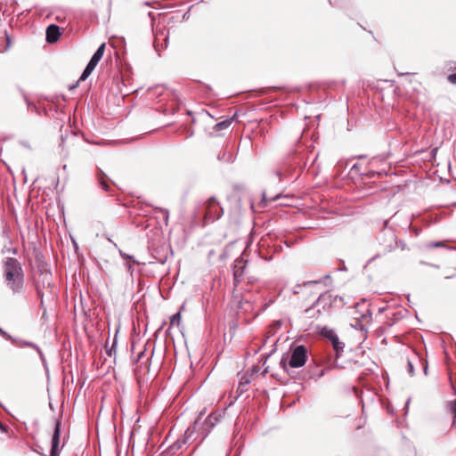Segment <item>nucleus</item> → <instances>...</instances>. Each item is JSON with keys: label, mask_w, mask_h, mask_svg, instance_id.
<instances>
[{"label": "nucleus", "mask_w": 456, "mask_h": 456, "mask_svg": "<svg viewBox=\"0 0 456 456\" xmlns=\"http://www.w3.org/2000/svg\"><path fill=\"white\" fill-rule=\"evenodd\" d=\"M0 430L3 433H6L7 432V427L5 425H4L1 421H0Z\"/></svg>", "instance_id": "32"}, {"label": "nucleus", "mask_w": 456, "mask_h": 456, "mask_svg": "<svg viewBox=\"0 0 456 456\" xmlns=\"http://www.w3.org/2000/svg\"><path fill=\"white\" fill-rule=\"evenodd\" d=\"M193 431L191 428H188L184 433V436L177 439L173 444L167 448L163 452L162 456H173L175 454L184 444H186L189 439L192 436Z\"/></svg>", "instance_id": "6"}, {"label": "nucleus", "mask_w": 456, "mask_h": 456, "mask_svg": "<svg viewBox=\"0 0 456 456\" xmlns=\"http://www.w3.org/2000/svg\"><path fill=\"white\" fill-rule=\"evenodd\" d=\"M0 335L4 338H5L6 339H12V336L9 335L6 331H4L1 327H0Z\"/></svg>", "instance_id": "26"}, {"label": "nucleus", "mask_w": 456, "mask_h": 456, "mask_svg": "<svg viewBox=\"0 0 456 456\" xmlns=\"http://www.w3.org/2000/svg\"><path fill=\"white\" fill-rule=\"evenodd\" d=\"M326 373V369H322L320 373L318 374L317 378H316V380L321 379L322 377H323Z\"/></svg>", "instance_id": "30"}, {"label": "nucleus", "mask_w": 456, "mask_h": 456, "mask_svg": "<svg viewBox=\"0 0 456 456\" xmlns=\"http://www.w3.org/2000/svg\"><path fill=\"white\" fill-rule=\"evenodd\" d=\"M202 414L203 412H200L194 421L193 426L190 427L193 433L197 432L201 436L200 443L209 435L221 418L220 413L214 412L210 413L203 421H201Z\"/></svg>", "instance_id": "3"}, {"label": "nucleus", "mask_w": 456, "mask_h": 456, "mask_svg": "<svg viewBox=\"0 0 456 456\" xmlns=\"http://www.w3.org/2000/svg\"><path fill=\"white\" fill-rule=\"evenodd\" d=\"M60 436H61V422H60V420L56 419L54 430H53V433L52 436L50 456H59Z\"/></svg>", "instance_id": "8"}, {"label": "nucleus", "mask_w": 456, "mask_h": 456, "mask_svg": "<svg viewBox=\"0 0 456 456\" xmlns=\"http://www.w3.org/2000/svg\"><path fill=\"white\" fill-rule=\"evenodd\" d=\"M376 174L375 171H369L368 173L364 174V173H362L361 175H366L368 177H372L374 175Z\"/></svg>", "instance_id": "31"}, {"label": "nucleus", "mask_w": 456, "mask_h": 456, "mask_svg": "<svg viewBox=\"0 0 456 456\" xmlns=\"http://www.w3.org/2000/svg\"><path fill=\"white\" fill-rule=\"evenodd\" d=\"M388 221H385V227H387Z\"/></svg>", "instance_id": "44"}, {"label": "nucleus", "mask_w": 456, "mask_h": 456, "mask_svg": "<svg viewBox=\"0 0 456 456\" xmlns=\"http://www.w3.org/2000/svg\"><path fill=\"white\" fill-rule=\"evenodd\" d=\"M407 73H400L399 75L400 76H403V75H406Z\"/></svg>", "instance_id": "47"}, {"label": "nucleus", "mask_w": 456, "mask_h": 456, "mask_svg": "<svg viewBox=\"0 0 456 456\" xmlns=\"http://www.w3.org/2000/svg\"><path fill=\"white\" fill-rule=\"evenodd\" d=\"M104 51H105V43H102L98 48L97 50L94 52L95 54H97L98 56H100L101 58H102L103 56V53H104Z\"/></svg>", "instance_id": "21"}, {"label": "nucleus", "mask_w": 456, "mask_h": 456, "mask_svg": "<svg viewBox=\"0 0 456 456\" xmlns=\"http://www.w3.org/2000/svg\"><path fill=\"white\" fill-rule=\"evenodd\" d=\"M359 169H360V165L358 163L354 164L351 167L352 171H358Z\"/></svg>", "instance_id": "33"}, {"label": "nucleus", "mask_w": 456, "mask_h": 456, "mask_svg": "<svg viewBox=\"0 0 456 456\" xmlns=\"http://www.w3.org/2000/svg\"><path fill=\"white\" fill-rule=\"evenodd\" d=\"M180 322H181V313L177 312L171 316L170 326H174L175 324L179 325Z\"/></svg>", "instance_id": "17"}, {"label": "nucleus", "mask_w": 456, "mask_h": 456, "mask_svg": "<svg viewBox=\"0 0 456 456\" xmlns=\"http://www.w3.org/2000/svg\"><path fill=\"white\" fill-rule=\"evenodd\" d=\"M285 356V354L281 357L280 362L281 368L289 373V367L290 368H300L304 366L307 360V349L303 345L296 346L292 351L291 354L289 358Z\"/></svg>", "instance_id": "2"}, {"label": "nucleus", "mask_w": 456, "mask_h": 456, "mask_svg": "<svg viewBox=\"0 0 456 456\" xmlns=\"http://www.w3.org/2000/svg\"><path fill=\"white\" fill-rule=\"evenodd\" d=\"M4 276L7 286L14 292L18 293L23 287L22 268L16 258L8 257L4 262Z\"/></svg>", "instance_id": "1"}, {"label": "nucleus", "mask_w": 456, "mask_h": 456, "mask_svg": "<svg viewBox=\"0 0 456 456\" xmlns=\"http://www.w3.org/2000/svg\"><path fill=\"white\" fill-rule=\"evenodd\" d=\"M275 175H276V177L279 179V181H281V177H282V172H281V170H277V171L275 172Z\"/></svg>", "instance_id": "34"}, {"label": "nucleus", "mask_w": 456, "mask_h": 456, "mask_svg": "<svg viewBox=\"0 0 456 456\" xmlns=\"http://www.w3.org/2000/svg\"><path fill=\"white\" fill-rule=\"evenodd\" d=\"M338 298V296L333 297V295L329 291L324 292L319 296L312 306L305 310V313L309 317H314L315 315L314 312L315 308H317V313L321 314V308L322 310H326L331 307L336 303ZM339 300H342V297H339Z\"/></svg>", "instance_id": "4"}, {"label": "nucleus", "mask_w": 456, "mask_h": 456, "mask_svg": "<svg viewBox=\"0 0 456 456\" xmlns=\"http://www.w3.org/2000/svg\"><path fill=\"white\" fill-rule=\"evenodd\" d=\"M408 372L410 373L411 376H413L415 373L414 366L410 360L408 361Z\"/></svg>", "instance_id": "25"}, {"label": "nucleus", "mask_w": 456, "mask_h": 456, "mask_svg": "<svg viewBox=\"0 0 456 456\" xmlns=\"http://www.w3.org/2000/svg\"><path fill=\"white\" fill-rule=\"evenodd\" d=\"M232 118H228V119L223 120V121L217 123L214 126V129L216 131H221V130L226 129V128H228L232 125Z\"/></svg>", "instance_id": "14"}, {"label": "nucleus", "mask_w": 456, "mask_h": 456, "mask_svg": "<svg viewBox=\"0 0 456 456\" xmlns=\"http://www.w3.org/2000/svg\"><path fill=\"white\" fill-rule=\"evenodd\" d=\"M280 198H281V195H276L275 197L271 198L270 200H275L280 199Z\"/></svg>", "instance_id": "39"}, {"label": "nucleus", "mask_w": 456, "mask_h": 456, "mask_svg": "<svg viewBox=\"0 0 456 456\" xmlns=\"http://www.w3.org/2000/svg\"><path fill=\"white\" fill-rule=\"evenodd\" d=\"M101 59L102 58L100 56H98L97 54L94 53L87 64L91 65L94 68H95L97 66V64L99 63V61H101Z\"/></svg>", "instance_id": "18"}, {"label": "nucleus", "mask_w": 456, "mask_h": 456, "mask_svg": "<svg viewBox=\"0 0 456 456\" xmlns=\"http://www.w3.org/2000/svg\"><path fill=\"white\" fill-rule=\"evenodd\" d=\"M20 345H21L22 346H28V347H32V348H34L35 350H37V352L38 353V354H39L40 359L42 360V362H45V355H44L43 352L41 351V349L37 346V345H36V344H35V343H33V342L25 341V340L20 341Z\"/></svg>", "instance_id": "13"}, {"label": "nucleus", "mask_w": 456, "mask_h": 456, "mask_svg": "<svg viewBox=\"0 0 456 456\" xmlns=\"http://www.w3.org/2000/svg\"><path fill=\"white\" fill-rule=\"evenodd\" d=\"M246 265H247V261L244 260V258L242 256L238 257L234 261L232 271H233L234 281L236 282L240 281L241 277L243 276Z\"/></svg>", "instance_id": "9"}, {"label": "nucleus", "mask_w": 456, "mask_h": 456, "mask_svg": "<svg viewBox=\"0 0 456 456\" xmlns=\"http://www.w3.org/2000/svg\"><path fill=\"white\" fill-rule=\"evenodd\" d=\"M116 345H117V337L114 338V341H113L111 347L106 350L107 354L109 356H112V354L116 353Z\"/></svg>", "instance_id": "20"}, {"label": "nucleus", "mask_w": 456, "mask_h": 456, "mask_svg": "<svg viewBox=\"0 0 456 456\" xmlns=\"http://www.w3.org/2000/svg\"><path fill=\"white\" fill-rule=\"evenodd\" d=\"M61 28L56 24H51L46 28V42L53 44L61 37Z\"/></svg>", "instance_id": "10"}, {"label": "nucleus", "mask_w": 456, "mask_h": 456, "mask_svg": "<svg viewBox=\"0 0 456 456\" xmlns=\"http://www.w3.org/2000/svg\"><path fill=\"white\" fill-rule=\"evenodd\" d=\"M224 215V209L215 197H210L206 202L205 217L209 221H215Z\"/></svg>", "instance_id": "5"}, {"label": "nucleus", "mask_w": 456, "mask_h": 456, "mask_svg": "<svg viewBox=\"0 0 456 456\" xmlns=\"http://www.w3.org/2000/svg\"><path fill=\"white\" fill-rule=\"evenodd\" d=\"M106 177L107 175H105V173L102 170L99 169L97 173L99 183L105 191H109L110 185L106 182Z\"/></svg>", "instance_id": "12"}, {"label": "nucleus", "mask_w": 456, "mask_h": 456, "mask_svg": "<svg viewBox=\"0 0 456 456\" xmlns=\"http://www.w3.org/2000/svg\"><path fill=\"white\" fill-rule=\"evenodd\" d=\"M163 37V41H164V44H160L159 43V40H160V37L159 36H156V38H155V41H154V48H155V51L158 53L159 56L160 55V51L164 50L165 48H167V41H168V37L165 35H161Z\"/></svg>", "instance_id": "11"}, {"label": "nucleus", "mask_w": 456, "mask_h": 456, "mask_svg": "<svg viewBox=\"0 0 456 456\" xmlns=\"http://www.w3.org/2000/svg\"><path fill=\"white\" fill-rule=\"evenodd\" d=\"M248 383V381L247 380V381L245 382L244 386H245V385H247ZM242 386H243V384L240 382V387H242Z\"/></svg>", "instance_id": "42"}, {"label": "nucleus", "mask_w": 456, "mask_h": 456, "mask_svg": "<svg viewBox=\"0 0 456 456\" xmlns=\"http://www.w3.org/2000/svg\"><path fill=\"white\" fill-rule=\"evenodd\" d=\"M285 244L287 247H290V245L287 241H285Z\"/></svg>", "instance_id": "46"}, {"label": "nucleus", "mask_w": 456, "mask_h": 456, "mask_svg": "<svg viewBox=\"0 0 456 456\" xmlns=\"http://www.w3.org/2000/svg\"><path fill=\"white\" fill-rule=\"evenodd\" d=\"M253 370H254V371H257V370H258V368H257V367H255V368L253 369Z\"/></svg>", "instance_id": "45"}, {"label": "nucleus", "mask_w": 456, "mask_h": 456, "mask_svg": "<svg viewBox=\"0 0 456 456\" xmlns=\"http://www.w3.org/2000/svg\"><path fill=\"white\" fill-rule=\"evenodd\" d=\"M448 81L452 84L456 85V73L448 76Z\"/></svg>", "instance_id": "27"}, {"label": "nucleus", "mask_w": 456, "mask_h": 456, "mask_svg": "<svg viewBox=\"0 0 456 456\" xmlns=\"http://www.w3.org/2000/svg\"><path fill=\"white\" fill-rule=\"evenodd\" d=\"M428 246H429L430 248H440V247H445V245H444V242H442V241L431 242Z\"/></svg>", "instance_id": "23"}, {"label": "nucleus", "mask_w": 456, "mask_h": 456, "mask_svg": "<svg viewBox=\"0 0 456 456\" xmlns=\"http://www.w3.org/2000/svg\"><path fill=\"white\" fill-rule=\"evenodd\" d=\"M267 372H268V367H266V368L264 370V371L262 372V374H261V375L264 377V376H265V374H266Z\"/></svg>", "instance_id": "38"}, {"label": "nucleus", "mask_w": 456, "mask_h": 456, "mask_svg": "<svg viewBox=\"0 0 456 456\" xmlns=\"http://www.w3.org/2000/svg\"><path fill=\"white\" fill-rule=\"evenodd\" d=\"M410 402H411V398H408V400L406 401L405 407H408V405H409Z\"/></svg>", "instance_id": "40"}, {"label": "nucleus", "mask_w": 456, "mask_h": 456, "mask_svg": "<svg viewBox=\"0 0 456 456\" xmlns=\"http://www.w3.org/2000/svg\"><path fill=\"white\" fill-rule=\"evenodd\" d=\"M155 213H160L163 216V221L166 225L168 224L169 211L167 208L156 207L154 208Z\"/></svg>", "instance_id": "15"}, {"label": "nucleus", "mask_w": 456, "mask_h": 456, "mask_svg": "<svg viewBox=\"0 0 456 456\" xmlns=\"http://www.w3.org/2000/svg\"><path fill=\"white\" fill-rule=\"evenodd\" d=\"M119 253H120V256H122V258H123V259H130V260H132L134 263H137V262L134 259L133 256H130V255H127V254H126V253H123L121 250H119Z\"/></svg>", "instance_id": "24"}, {"label": "nucleus", "mask_w": 456, "mask_h": 456, "mask_svg": "<svg viewBox=\"0 0 456 456\" xmlns=\"http://www.w3.org/2000/svg\"><path fill=\"white\" fill-rule=\"evenodd\" d=\"M94 69L95 68L87 64L86 67L85 68V69L83 70V72L78 79V82L85 81L92 74V72L94 71Z\"/></svg>", "instance_id": "16"}, {"label": "nucleus", "mask_w": 456, "mask_h": 456, "mask_svg": "<svg viewBox=\"0 0 456 456\" xmlns=\"http://www.w3.org/2000/svg\"><path fill=\"white\" fill-rule=\"evenodd\" d=\"M371 315H372L371 312L368 309V310H367V312H366V314H362L361 315V317H362V319H366V318H368V317H369V318H371Z\"/></svg>", "instance_id": "29"}, {"label": "nucleus", "mask_w": 456, "mask_h": 456, "mask_svg": "<svg viewBox=\"0 0 456 456\" xmlns=\"http://www.w3.org/2000/svg\"><path fill=\"white\" fill-rule=\"evenodd\" d=\"M428 362H426L425 365H424V373H425V375H428Z\"/></svg>", "instance_id": "35"}, {"label": "nucleus", "mask_w": 456, "mask_h": 456, "mask_svg": "<svg viewBox=\"0 0 456 456\" xmlns=\"http://www.w3.org/2000/svg\"><path fill=\"white\" fill-rule=\"evenodd\" d=\"M127 269H128L129 271L132 269L131 265H127Z\"/></svg>", "instance_id": "43"}, {"label": "nucleus", "mask_w": 456, "mask_h": 456, "mask_svg": "<svg viewBox=\"0 0 456 456\" xmlns=\"http://www.w3.org/2000/svg\"><path fill=\"white\" fill-rule=\"evenodd\" d=\"M232 158V156L229 154L228 157L226 158V153L224 152L223 155H218V159L220 160H230Z\"/></svg>", "instance_id": "28"}, {"label": "nucleus", "mask_w": 456, "mask_h": 456, "mask_svg": "<svg viewBox=\"0 0 456 456\" xmlns=\"http://www.w3.org/2000/svg\"><path fill=\"white\" fill-rule=\"evenodd\" d=\"M78 83H79V82L77 81L75 85L70 86H69V89H70V90H72V89H74V88L77 87Z\"/></svg>", "instance_id": "36"}, {"label": "nucleus", "mask_w": 456, "mask_h": 456, "mask_svg": "<svg viewBox=\"0 0 456 456\" xmlns=\"http://www.w3.org/2000/svg\"><path fill=\"white\" fill-rule=\"evenodd\" d=\"M144 352H141L138 355V358H141L143 355Z\"/></svg>", "instance_id": "41"}, {"label": "nucleus", "mask_w": 456, "mask_h": 456, "mask_svg": "<svg viewBox=\"0 0 456 456\" xmlns=\"http://www.w3.org/2000/svg\"><path fill=\"white\" fill-rule=\"evenodd\" d=\"M37 294H38V296H39V297H40V298H41V305H43V302H44L43 295H42V293H41L39 290L37 291Z\"/></svg>", "instance_id": "37"}, {"label": "nucleus", "mask_w": 456, "mask_h": 456, "mask_svg": "<svg viewBox=\"0 0 456 456\" xmlns=\"http://www.w3.org/2000/svg\"><path fill=\"white\" fill-rule=\"evenodd\" d=\"M322 334L331 342L337 357H338L339 354L344 351L345 344L339 340L336 332L331 329L324 328L322 331Z\"/></svg>", "instance_id": "7"}, {"label": "nucleus", "mask_w": 456, "mask_h": 456, "mask_svg": "<svg viewBox=\"0 0 456 456\" xmlns=\"http://www.w3.org/2000/svg\"><path fill=\"white\" fill-rule=\"evenodd\" d=\"M392 237H393V239L395 240V247L401 248L402 250L406 249L407 246H406V243L404 241H403V240L397 241L396 236L395 234H392Z\"/></svg>", "instance_id": "19"}, {"label": "nucleus", "mask_w": 456, "mask_h": 456, "mask_svg": "<svg viewBox=\"0 0 456 456\" xmlns=\"http://www.w3.org/2000/svg\"><path fill=\"white\" fill-rule=\"evenodd\" d=\"M450 410L453 414L454 421L456 420V399L450 403Z\"/></svg>", "instance_id": "22"}]
</instances>
